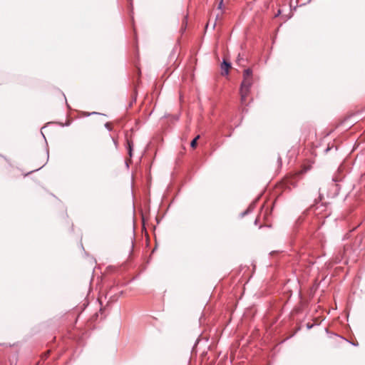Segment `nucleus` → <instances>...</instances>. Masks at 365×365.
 <instances>
[{"label": "nucleus", "instance_id": "dca6fc26", "mask_svg": "<svg viewBox=\"0 0 365 365\" xmlns=\"http://www.w3.org/2000/svg\"><path fill=\"white\" fill-rule=\"evenodd\" d=\"M132 247H134L133 242L132 241Z\"/></svg>", "mask_w": 365, "mask_h": 365}, {"label": "nucleus", "instance_id": "f257e3e1", "mask_svg": "<svg viewBox=\"0 0 365 365\" xmlns=\"http://www.w3.org/2000/svg\"><path fill=\"white\" fill-rule=\"evenodd\" d=\"M252 86V78H243V81L241 83L240 86V96H241V103L244 104L246 101V98L247 97L250 89Z\"/></svg>", "mask_w": 365, "mask_h": 365}, {"label": "nucleus", "instance_id": "9d476101", "mask_svg": "<svg viewBox=\"0 0 365 365\" xmlns=\"http://www.w3.org/2000/svg\"><path fill=\"white\" fill-rule=\"evenodd\" d=\"M223 5V0H221L218 4V9H222Z\"/></svg>", "mask_w": 365, "mask_h": 365}, {"label": "nucleus", "instance_id": "7ed1b4c3", "mask_svg": "<svg viewBox=\"0 0 365 365\" xmlns=\"http://www.w3.org/2000/svg\"><path fill=\"white\" fill-rule=\"evenodd\" d=\"M126 143H127L128 153L130 158H132L133 157V142L132 140L126 138Z\"/></svg>", "mask_w": 365, "mask_h": 365}, {"label": "nucleus", "instance_id": "2eb2a0df", "mask_svg": "<svg viewBox=\"0 0 365 365\" xmlns=\"http://www.w3.org/2000/svg\"><path fill=\"white\" fill-rule=\"evenodd\" d=\"M255 224L257 225V220H255Z\"/></svg>", "mask_w": 365, "mask_h": 365}, {"label": "nucleus", "instance_id": "39448f33", "mask_svg": "<svg viewBox=\"0 0 365 365\" xmlns=\"http://www.w3.org/2000/svg\"><path fill=\"white\" fill-rule=\"evenodd\" d=\"M200 138V135H197L190 143V147L192 148H195L197 146V141Z\"/></svg>", "mask_w": 365, "mask_h": 365}, {"label": "nucleus", "instance_id": "9b49d317", "mask_svg": "<svg viewBox=\"0 0 365 365\" xmlns=\"http://www.w3.org/2000/svg\"><path fill=\"white\" fill-rule=\"evenodd\" d=\"M112 140H113L115 146L117 148V146H118V141L114 138H112Z\"/></svg>", "mask_w": 365, "mask_h": 365}, {"label": "nucleus", "instance_id": "0eeeda50", "mask_svg": "<svg viewBox=\"0 0 365 365\" xmlns=\"http://www.w3.org/2000/svg\"><path fill=\"white\" fill-rule=\"evenodd\" d=\"M251 206L252 205H250L247 210H246L245 212L242 213V216H245L247 215L250 212H251Z\"/></svg>", "mask_w": 365, "mask_h": 365}, {"label": "nucleus", "instance_id": "f03ea898", "mask_svg": "<svg viewBox=\"0 0 365 365\" xmlns=\"http://www.w3.org/2000/svg\"><path fill=\"white\" fill-rule=\"evenodd\" d=\"M230 67L231 63L225 60H223L221 63L222 74L227 75Z\"/></svg>", "mask_w": 365, "mask_h": 365}, {"label": "nucleus", "instance_id": "20e7f679", "mask_svg": "<svg viewBox=\"0 0 365 365\" xmlns=\"http://www.w3.org/2000/svg\"><path fill=\"white\" fill-rule=\"evenodd\" d=\"M252 70L250 68H246L243 71V78H252Z\"/></svg>", "mask_w": 365, "mask_h": 365}, {"label": "nucleus", "instance_id": "4468645a", "mask_svg": "<svg viewBox=\"0 0 365 365\" xmlns=\"http://www.w3.org/2000/svg\"><path fill=\"white\" fill-rule=\"evenodd\" d=\"M91 115H98V114H100V113H98V112H93V113H91Z\"/></svg>", "mask_w": 365, "mask_h": 365}, {"label": "nucleus", "instance_id": "ddd939ff", "mask_svg": "<svg viewBox=\"0 0 365 365\" xmlns=\"http://www.w3.org/2000/svg\"><path fill=\"white\" fill-rule=\"evenodd\" d=\"M331 149V147L328 146L326 150H325V153H328L330 150Z\"/></svg>", "mask_w": 365, "mask_h": 365}, {"label": "nucleus", "instance_id": "423d86ee", "mask_svg": "<svg viewBox=\"0 0 365 365\" xmlns=\"http://www.w3.org/2000/svg\"><path fill=\"white\" fill-rule=\"evenodd\" d=\"M105 128L108 130V131H111L112 130V127L110 124V123L107 122L105 123Z\"/></svg>", "mask_w": 365, "mask_h": 365}, {"label": "nucleus", "instance_id": "f8f14e48", "mask_svg": "<svg viewBox=\"0 0 365 365\" xmlns=\"http://www.w3.org/2000/svg\"><path fill=\"white\" fill-rule=\"evenodd\" d=\"M280 14H281V10H280V9H279V10L277 11V13L274 15V16H275V17H277V16H279Z\"/></svg>", "mask_w": 365, "mask_h": 365}, {"label": "nucleus", "instance_id": "1a4fd4ad", "mask_svg": "<svg viewBox=\"0 0 365 365\" xmlns=\"http://www.w3.org/2000/svg\"><path fill=\"white\" fill-rule=\"evenodd\" d=\"M314 324L307 323V325H306L307 326V329H312L314 327Z\"/></svg>", "mask_w": 365, "mask_h": 365}, {"label": "nucleus", "instance_id": "6e6552de", "mask_svg": "<svg viewBox=\"0 0 365 365\" xmlns=\"http://www.w3.org/2000/svg\"><path fill=\"white\" fill-rule=\"evenodd\" d=\"M277 163H278L279 166H281L282 164V158H281L280 155H279L278 158H277Z\"/></svg>", "mask_w": 365, "mask_h": 365}]
</instances>
